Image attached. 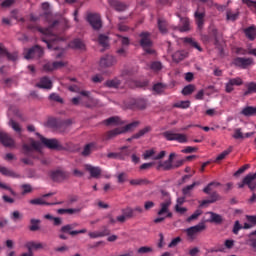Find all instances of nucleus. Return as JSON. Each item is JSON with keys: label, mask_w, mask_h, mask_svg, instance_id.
<instances>
[{"label": "nucleus", "mask_w": 256, "mask_h": 256, "mask_svg": "<svg viewBox=\"0 0 256 256\" xmlns=\"http://www.w3.org/2000/svg\"><path fill=\"white\" fill-rule=\"evenodd\" d=\"M39 89H53V82L48 77H43L40 79L39 83L36 84Z\"/></svg>", "instance_id": "nucleus-25"}, {"label": "nucleus", "mask_w": 256, "mask_h": 256, "mask_svg": "<svg viewBox=\"0 0 256 256\" xmlns=\"http://www.w3.org/2000/svg\"><path fill=\"white\" fill-rule=\"evenodd\" d=\"M30 223H31L30 231H39V223H41V220L31 219Z\"/></svg>", "instance_id": "nucleus-52"}, {"label": "nucleus", "mask_w": 256, "mask_h": 256, "mask_svg": "<svg viewBox=\"0 0 256 256\" xmlns=\"http://www.w3.org/2000/svg\"><path fill=\"white\" fill-rule=\"evenodd\" d=\"M180 23L181 26L174 27L175 30L180 31V33H187V31H191V24L189 22V18H181Z\"/></svg>", "instance_id": "nucleus-24"}, {"label": "nucleus", "mask_w": 256, "mask_h": 256, "mask_svg": "<svg viewBox=\"0 0 256 256\" xmlns=\"http://www.w3.org/2000/svg\"><path fill=\"white\" fill-rule=\"evenodd\" d=\"M241 115H244V117H255L256 107H253V106L244 107L241 111Z\"/></svg>", "instance_id": "nucleus-28"}, {"label": "nucleus", "mask_w": 256, "mask_h": 256, "mask_svg": "<svg viewBox=\"0 0 256 256\" xmlns=\"http://www.w3.org/2000/svg\"><path fill=\"white\" fill-rule=\"evenodd\" d=\"M0 173L6 177H12V179H19V177H21L19 174H17V172L7 167H0Z\"/></svg>", "instance_id": "nucleus-26"}, {"label": "nucleus", "mask_w": 256, "mask_h": 256, "mask_svg": "<svg viewBox=\"0 0 256 256\" xmlns=\"http://www.w3.org/2000/svg\"><path fill=\"white\" fill-rule=\"evenodd\" d=\"M53 55L56 59H61L65 56V49L54 47Z\"/></svg>", "instance_id": "nucleus-49"}, {"label": "nucleus", "mask_w": 256, "mask_h": 256, "mask_svg": "<svg viewBox=\"0 0 256 256\" xmlns=\"http://www.w3.org/2000/svg\"><path fill=\"white\" fill-rule=\"evenodd\" d=\"M160 167H163L165 171H169L170 169H173V163L171 162V160H166L160 163Z\"/></svg>", "instance_id": "nucleus-58"}, {"label": "nucleus", "mask_w": 256, "mask_h": 256, "mask_svg": "<svg viewBox=\"0 0 256 256\" xmlns=\"http://www.w3.org/2000/svg\"><path fill=\"white\" fill-rule=\"evenodd\" d=\"M151 69L153 71H161L163 69V64H161V62H153L151 64Z\"/></svg>", "instance_id": "nucleus-62"}, {"label": "nucleus", "mask_w": 256, "mask_h": 256, "mask_svg": "<svg viewBox=\"0 0 256 256\" xmlns=\"http://www.w3.org/2000/svg\"><path fill=\"white\" fill-rule=\"evenodd\" d=\"M110 233L111 232L108 229H105L98 232H89L88 235L90 239H98L99 237H107V235H110Z\"/></svg>", "instance_id": "nucleus-31"}, {"label": "nucleus", "mask_w": 256, "mask_h": 256, "mask_svg": "<svg viewBox=\"0 0 256 256\" xmlns=\"http://www.w3.org/2000/svg\"><path fill=\"white\" fill-rule=\"evenodd\" d=\"M249 239L247 241L248 245H250V247H252V249L256 250V238L253 236H248Z\"/></svg>", "instance_id": "nucleus-64"}, {"label": "nucleus", "mask_w": 256, "mask_h": 256, "mask_svg": "<svg viewBox=\"0 0 256 256\" xmlns=\"http://www.w3.org/2000/svg\"><path fill=\"white\" fill-rule=\"evenodd\" d=\"M30 205H55V203H47L44 198H35L29 201Z\"/></svg>", "instance_id": "nucleus-44"}, {"label": "nucleus", "mask_w": 256, "mask_h": 256, "mask_svg": "<svg viewBox=\"0 0 256 256\" xmlns=\"http://www.w3.org/2000/svg\"><path fill=\"white\" fill-rule=\"evenodd\" d=\"M25 59H39V57H43V49L39 46H35L29 49L25 54Z\"/></svg>", "instance_id": "nucleus-12"}, {"label": "nucleus", "mask_w": 256, "mask_h": 256, "mask_svg": "<svg viewBox=\"0 0 256 256\" xmlns=\"http://www.w3.org/2000/svg\"><path fill=\"white\" fill-rule=\"evenodd\" d=\"M194 91H195V86L190 84L183 88L182 95H191V93H193Z\"/></svg>", "instance_id": "nucleus-56"}, {"label": "nucleus", "mask_w": 256, "mask_h": 256, "mask_svg": "<svg viewBox=\"0 0 256 256\" xmlns=\"http://www.w3.org/2000/svg\"><path fill=\"white\" fill-rule=\"evenodd\" d=\"M244 183L249 187L251 191H255L256 189V172L249 173L244 177Z\"/></svg>", "instance_id": "nucleus-17"}, {"label": "nucleus", "mask_w": 256, "mask_h": 256, "mask_svg": "<svg viewBox=\"0 0 256 256\" xmlns=\"http://www.w3.org/2000/svg\"><path fill=\"white\" fill-rule=\"evenodd\" d=\"M152 89L156 95H163V93H165V89H167V84L156 83L153 85Z\"/></svg>", "instance_id": "nucleus-32"}, {"label": "nucleus", "mask_w": 256, "mask_h": 256, "mask_svg": "<svg viewBox=\"0 0 256 256\" xmlns=\"http://www.w3.org/2000/svg\"><path fill=\"white\" fill-rule=\"evenodd\" d=\"M117 63V59L113 56H105L100 60V67L107 69V67H113Z\"/></svg>", "instance_id": "nucleus-20"}, {"label": "nucleus", "mask_w": 256, "mask_h": 256, "mask_svg": "<svg viewBox=\"0 0 256 256\" xmlns=\"http://www.w3.org/2000/svg\"><path fill=\"white\" fill-rule=\"evenodd\" d=\"M181 237H176L174 239H172V241L168 244V247L173 248V247H177L179 243H181Z\"/></svg>", "instance_id": "nucleus-63"}, {"label": "nucleus", "mask_w": 256, "mask_h": 256, "mask_svg": "<svg viewBox=\"0 0 256 256\" xmlns=\"http://www.w3.org/2000/svg\"><path fill=\"white\" fill-rule=\"evenodd\" d=\"M201 215H203V210L198 209L190 217L187 218V222L191 223V221H195V219H198Z\"/></svg>", "instance_id": "nucleus-50"}, {"label": "nucleus", "mask_w": 256, "mask_h": 256, "mask_svg": "<svg viewBox=\"0 0 256 256\" xmlns=\"http://www.w3.org/2000/svg\"><path fill=\"white\" fill-rule=\"evenodd\" d=\"M109 5L112 9L115 11H118V13H121L123 11L127 10V5H125L123 2L117 1V0H108Z\"/></svg>", "instance_id": "nucleus-23"}, {"label": "nucleus", "mask_w": 256, "mask_h": 256, "mask_svg": "<svg viewBox=\"0 0 256 256\" xmlns=\"http://www.w3.org/2000/svg\"><path fill=\"white\" fill-rule=\"evenodd\" d=\"M86 21H88L89 25H91L92 29H94L95 31H99V29L103 27L101 15L98 13H88Z\"/></svg>", "instance_id": "nucleus-7"}, {"label": "nucleus", "mask_w": 256, "mask_h": 256, "mask_svg": "<svg viewBox=\"0 0 256 256\" xmlns=\"http://www.w3.org/2000/svg\"><path fill=\"white\" fill-rule=\"evenodd\" d=\"M140 45L144 49L147 55H155V50L153 49V42L151 41V34L149 32H142L139 34Z\"/></svg>", "instance_id": "nucleus-4"}, {"label": "nucleus", "mask_w": 256, "mask_h": 256, "mask_svg": "<svg viewBox=\"0 0 256 256\" xmlns=\"http://www.w3.org/2000/svg\"><path fill=\"white\" fill-rule=\"evenodd\" d=\"M51 179L56 183H63V181L69 179V172L64 170H56L51 173Z\"/></svg>", "instance_id": "nucleus-11"}, {"label": "nucleus", "mask_w": 256, "mask_h": 256, "mask_svg": "<svg viewBox=\"0 0 256 256\" xmlns=\"http://www.w3.org/2000/svg\"><path fill=\"white\" fill-rule=\"evenodd\" d=\"M93 151H95V143L87 144L82 151V155L83 157H89Z\"/></svg>", "instance_id": "nucleus-37"}, {"label": "nucleus", "mask_w": 256, "mask_h": 256, "mask_svg": "<svg viewBox=\"0 0 256 256\" xmlns=\"http://www.w3.org/2000/svg\"><path fill=\"white\" fill-rule=\"evenodd\" d=\"M140 122L139 121H134L125 127L122 128H116L114 130H110L106 134V139H114V137H117V135H121L123 133H129L130 131H135L137 127H139Z\"/></svg>", "instance_id": "nucleus-3"}, {"label": "nucleus", "mask_w": 256, "mask_h": 256, "mask_svg": "<svg viewBox=\"0 0 256 256\" xmlns=\"http://www.w3.org/2000/svg\"><path fill=\"white\" fill-rule=\"evenodd\" d=\"M69 47L71 49H83L85 47V44H83V41L80 39H74L72 42L69 43Z\"/></svg>", "instance_id": "nucleus-40"}, {"label": "nucleus", "mask_w": 256, "mask_h": 256, "mask_svg": "<svg viewBox=\"0 0 256 256\" xmlns=\"http://www.w3.org/2000/svg\"><path fill=\"white\" fill-rule=\"evenodd\" d=\"M119 85H121V81L119 79L108 80L106 82L107 87H112L114 89H117V87H119Z\"/></svg>", "instance_id": "nucleus-53"}, {"label": "nucleus", "mask_w": 256, "mask_h": 256, "mask_svg": "<svg viewBox=\"0 0 256 256\" xmlns=\"http://www.w3.org/2000/svg\"><path fill=\"white\" fill-rule=\"evenodd\" d=\"M158 28L162 33H167V22L164 20H158Z\"/></svg>", "instance_id": "nucleus-57"}, {"label": "nucleus", "mask_w": 256, "mask_h": 256, "mask_svg": "<svg viewBox=\"0 0 256 256\" xmlns=\"http://www.w3.org/2000/svg\"><path fill=\"white\" fill-rule=\"evenodd\" d=\"M182 40L184 41V43H187L188 45H190V47L197 49V51H200V52L203 51V48H201V46L199 45V43L197 41H195V39L183 38Z\"/></svg>", "instance_id": "nucleus-34"}, {"label": "nucleus", "mask_w": 256, "mask_h": 256, "mask_svg": "<svg viewBox=\"0 0 256 256\" xmlns=\"http://www.w3.org/2000/svg\"><path fill=\"white\" fill-rule=\"evenodd\" d=\"M67 66L65 61L48 62L43 66L44 71H56L57 69H63Z\"/></svg>", "instance_id": "nucleus-14"}, {"label": "nucleus", "mask_w": 256, "mask_h": 256, "mask_svg": "<svg viewBox=\"0 0 256 256\" xmlns=\"http://www.w3.org/2000/svg\"><path fill=\"white\" fill-rule=\"evenodd\" d=\"M0 141L4 147H13L15 145L13 138L9 137V134L3 131H0Z\"/></svg>", "instance_id": "nucleus-21"}, {"label": "nucleus", "mask_w": 256, "mask_h": 256, "mask_svg": "<svg viewBox=\"0 0 256 256\" xmlns=\"http://www.w3.org/2000/svg\"><path fill=\"white\" fill-rule=\"evenodd\" d=\"M219 185H221V183L219 182H211L209 183L204 189L203 191L206 193V195H209V193H211V191H213L214 187H219Z\"/></svg>", "instance_id": "nucleus-47"}, {"label": "nucleus", "mask_w": 256, "mask_h": 256, "mask_svg": "<svg viewBox=\"0 0 256 256\" xmlns=\"http://www.w3.org/2000/svg\"><path fill=\"white\" fill-rule=\"evenodd\" d=\"M60 233H68V235H71V237H75V235L87 233V229L83 228L81 230H73L71 224H66L60 228Z\"/></svg>", "instance_id": "nucleus-13"}, {"label": "nucleus", "mask_w": 256, "mask_h": 256, "mask_svg": "<svg viewBox=\"0 0 256 256\" xmlns=\"http://www.w3.org/2000/svg\"><path fill=\"white\" fill-rule=\"evenodd\" d=\"M105 123L106 125H123V122L117 116L106 119Z\"/></svg>", "instance_id": "nucleus-42"}, {"label": "nucleus", "mask_w": 256, "mask_h": 256, "mask_svg": "<svg viewBox=\"0 0 256 256\" xmlns=\"http://www.w3.org/2000/svg\"><path fill=\"white\" fill-rule=\"evenodd\" d=\"M123 215L125 216V218L127 219H131V217H133V213L134 210L132 208H125L124 210H122Z\"/></svg>", "instance_id": "nucleus-59"}, {"label": "nucleus", "mask_w": 256, "mask_h": 256, "mask_svg": "<svg viewBox=\"0 0 256 256\" xmlns=\"http://www.w3.org/2000/svg\"><path fill=\"white\" fill-rule=\"evenodd\" d=\"M150 131H151V127L146 126V127L142 128L136 134L132 135V139H141V137H144V135H147V133H149Z\"/></svg>", "instance_id": "nucleus-38"}, {"label": "nucleus", "mask_w": 256, "mask_h": 256, "mask_svg": "<svg viewBox=\"0 0 256 256\" xmlns=\"http://www.w3.org/2000/svg\"><path fill=\"white\" fill-rule=\"evenodd\" d=\"M163 137L167 139V141H177L178 143H187L189 138L186 134L176 133L173 130H168L163 133Z\"/></svg>", "instance_id": "nucleus-6"}, {"label": "nucleus", "mask_w": 256, "mask_h": 256, "mask_svg": "<svg viewBox=\"0 0 256 256\" xmlns=\"http://www.w3.org/2000/svg\"><path fill=\"white\" fill-rule=\"evenodd\" d=\"M39 137L41 143L44 144L48 149H55L56 151H63V149H65L63 145H61V142L55 138L49 139L41 135H39Z\"/></svg>", "instance_id": "nucleus-8"}, {"label": "nucleus", "mask_w": 256, "mask_h": 256, "mask_svg": "<svg viewBox=\"0 0 256 256\" xmlns=\"http://www.w3.org/2000/svg\"><path fill=\"white\" fill-rule=\"evenodd\" d=\"M217 201H221V196L217 194V192L212 193L210 200H203L200 204V207H205V205H209L211 203H215Z\"/></svg>", "instance_id": "nucleus-29"}, {"label": "nucleus", "mask_w": 256, "mask_h": 256, "mask_svg": "<svg viewBox=\"0 0 256 256\" xmlns=\"http://www.w3.org/2000/svg\"><path fill=\"white\" fill-rule=\"evenodd\" d=\"M52 29L53 27L46 28V29H43V28L38 29V31L42 33V35H45V38H42V41H44V43H47L48 49H53V44L59 41V37L53 35Z\"/></svg>", "instance_id": "nucleus-5"}, {"label": "nucleus", "mask_w": 256, "mask_h": 256, "mask_svg": "<svg viewBox=\"0 0 256 256\" xmlns=\"http://www.w3.org/2000/svg\"><path fill=\"white\" fill-rule=\"evenodd\" d=\"M205 229H207L205 223H200L198 225L187 228L185 232L187 234V237L191 239V241H193V239H195L197 235H199V233L205 231Z\"/></svg>", "instance_id": "nucleus-9"}, {"label": "nucleus", "mask_w": 256, "mask_h": 256, "mask_svg": "<svg viewBox=\"0 0 256 256\" xmlns=\"http://www.w3.org/2000/svg\"><path fill=\"white\" fill-rule=\"evenodd\" d=\"M241 85H243V79H241V77L229 78L225 84V92L233 93L235 87H241Z\"/></svg>", "instance_id": "nucleus-10"}, {"label": "nucleus", "mask_w": 256, "mask_h": 256, "mask_svg": "<svg viewBox=\"0 0 256 256\" xmlns=\"http://www.w3.org/2000/svg\"><path fill=\"white\" fill-rule=\"evenodd\" d=\"M21 189H22V195L33 193V187L31 186V184H22Z\"/></svg>", "instance_id": "nucleus-54"}, {"label": "nucleus", "mask_w": 256, "mask_h": 256, "mask_svg": "<svg viewBox=\"0 0 256 256\" xmlns=\"http://www.w3.org/2000/svg\"><path fill=\"white\" fill-rule=\"evenodd\" d=\"M234 65L241 69H247V67H251V65H253V60L251 58H236L234 60Z\"/></svg>", "instance_id": "nucleus-18"}, {"label": "nucleus", "mask_w": 256, "mask_h": 256, "mask_svg": "<svg viewBox=\"0 0 256 256\" xmlns=\"http://www.w3.org/2000/svg\"><path fill=\"white\" fill-rule=\"evenodd\" d=\"M197 185H199V182H194V183H192L191 185H188V186L184 187V188L182 189L183 195H189V193H190L191 191H193V189H195V186H197Z\"/></svg>", "instance_id": "nucleus-51"}, {"label": "nucleus", "mask_w": 256, "mask_h": 256, "mask_svg": "<svg viewBox=\"0 0 256 256\" xmlns=\"http://www.w3.org/2000/svg\"><path fill=\"white\" fill-rule=\"evenodd\" d=\"M31 147L33 149H35L36 151H40L41 149H43V145L40 142L37 141H32L31 142V146L24 144L23 149L25 151V153H31Z\"/></svg>", "instance_id": "nucleus-27"}, {"label": "nucleus", "mask_w": 256, "mask_h": 256, "mask_svg": "<svg viewBox=\"0 0 256 256\" xmlns=\"http://www.w3.org/2000/svg\"><path fill=\"white\" fill-rule=\"evenodd\" d=\"M171 207V199L160 203V209L157 212L158 217L154 219V223H163L168 217H173V213L169 210Z\"/></svg>", "instance_id": "nucleus-2"}, {"label": "nucleus", "mask_w": 256, "mask_h": 256, "mask_svg": "<svg viewBox=\"0 0 256 256\" xmlns=\"http://www.w3.org/2000/svg\"><path fill=\"white\" fill-rule=\"evenodd\" d=\"M165 155H167V153L165 151H161L158 155L155 156V150L154 149H150V150H146L143 154V158L145 160L150 159V157H152V159H154V161H158L159 159H163V157H165Z\"/></svg>", "instance_id": "nucleus-16"}, {"label": "nucleus", "mask_w": 256, "mask_h": 256, "mask_svg": "<svg viewBox=\"0 0 256 256\" xmlns=\"http://www.w3.org/2000/svg\"><path fill=\"white\" fill-rule=\"evenodd\" d=\"M85 169L86 171H88V173H90V177H92L93 179H99V177H101L102 171L100 167H96L91 164H86Z\"/></svg>", "instance_id": "nucleus-19"}, {"label": "nucleus", "mask_w": 256, "mask_h": 256, "mask_svg": "<svg viewBox=\"0 0 256 256\" xmlns=\"http://www.w3.org/2000/svg\"><path fill=\"white\" fill-rule=\"evenodd\" d=\"M148 253H153V247L151 246H142L137 249L138 255H147Z\"/></svg>", "instance_id": "nucleus-45"}, {"label": "nucleus", "mask_w": 256, "mask_h": 256, "mask_svg": "<svg viewBox=\"0 0 256 256\" xmlns=\"http://www.w3.org/2000/svg\"><path fill=\"white\" fill-rule=\"evenodd\" d=\"M232 151H233V146H230L228 149L224 150L222 153H220L217 156L216 161H223V159H225V157H227V155H229Z\"/></svg>", "instance_id": "nucleus-46"}, {"label": "nucleus", "mask_w": 256, "mask_h": 256, "mask_svg": "<svg viewBox=\"0 0 256 256\" xmlns=\"http://www.w3.org/2000/svg\"><path fill=\"white\" fill-rule=\"evenodd\" d=\"M80 97L72 98L73 105H83L87 109H93V107H97L99 105V100L91 97V92L89 91H80Z\"/></svg>", "instance_id": "nucleus-1"}, {"label": "nucleus", "mask_w": 256, "mask_h": 256, "mask_svg": "<svg viewBox=\"0 0 256 256\" xmlns=\"http://www.w3.org/2000/svg\"><path fill=\"white\" fill-rule=\"evenodd\" d=\"M185 57H187V52H185V51H177L172 55V59L176 63H179V61H183V59H185Z\"/></svg>", "instance_id": "nucleus-36"}, {"label": "nucleus", "mask_w": 256, "mask_h": 256, "mask_svg": "<svg viewBox=\"0 0 256 256\" xmlns=\"http://www.w3.org/2000/svg\"><path fill=\"white\" fill-rule=\"evenodd\" d=\"M237 17H239V12H233L231 10H228L226 12V19L228 21H236L237 20Z\"/></svg>", "instance_id": "nucleus-48"}, {"label": "nucleus", "mask_w": 256, "mask_h": 256, "mask_svg": "<svg viewBox=\"0 0 256 256\" xmlns=\"http://www.w3.org/2000/svg\"><path fill=\"white\" fill-rule=\"evenodd\" d=\"M244 33L250 41H255L256 39V28L255 26H250L244 30Z\"/></svg>", "instance_id": "nucleus-30"}, {"label": "nucleus", "mask_w": 256, "mask_h": 256, "mask_svg": "<svg viewBox=\"0 0 256 256\" xmlns=\"http://www.w3.org/2000/svg\"><path fill=\"white\" fill-rule=\"evenodd\" d=\"M98 41L102 47H107V45H109V37L106 35L100 34Z\"/></svg>", "instance_id": "nucleus-55"}, {"label": "nucleus", "mask_w": 256, "mask_h": 256, "mask_svg": "<svg viewBox=\"0 0 256 256\" xmlns=\"http://www.w3.org/2000/svg\"><path fill=\"white\" fill-rule=\"evenodd\" d=\"M194 17L198 29H203V25H205V10L198 8L194 13Z\"/></svg>", "instance_id": "nucleus-15"}, {"label": "nucleus", "mask_w": 256, "mask_h": 256, "mask_svg": "<svg viewBox=\"0 0 256 256\" xmlns=\"http://www.w3.org/2000/svg\"><path fill=\"white\" fill-rule=\"evenodd\" d=\"M247 90L244 92V96L247 97V95H253V93H256V83L255 82H249L246 83Z\"/></svg>", "instance_id": "nucleus-39"}, {"label": "nucleus", "mask_w": 256, "mask_h": 256, "mask_svg": "<svg viewBox=\"0 0 256 256\" xmlns=\"http://www.w3.org/2000/svg\"><path fill=\"white\" fill-rule=\"evenodd\" d=\"M43 243L40 242H28L26 244V248L28 249V251L33 252V249H35V251L39 250V249H43Z\"/></svg>", "instance_id": "nucleus-35"}, {"label": "nucleus", "mask_w": 256, "mask_h": 256, "mask_svg": "<svg viewBox=\"0 0 256 256\" xmlns=\"http://www.w3.org/2000/svg\"><path fill=\"white\" fill-rule=\"evenodd\" d=\"M9 125L10 127H12L13 130L16 131V133H21V126L19 125V123L10 120Z\"/></svg>", "instance_id": "nucleus-61"}, {"label": "nucleus", "mask_w": 256, "mask_h": 256, "mask_svg": "<svg viewBox=\"0 0 256 256\" xmlns=\"http://www.w3.org/2000/svg\"><path fill=\"white\" fill-rule=\"evenodd\" d=\"M2 59H8L9 61H17V53H9L7 52V49H5L1 44H0V61Z\"/></svg>", "instance_id": "nucleus-22"}, {"label": "nucleus", "mask_w": 256, "mask_h": 256, "mask_svg": "<svg viewBox=\"0 0 256 256\" xmlns=\"http://www.w3.org/2000/svg\"><path fill=\"white\" fill-rule=\"evenodd\" d=\"M232 137L234 139H244L245 138V136L243 135V132L241 131V128L235 129Z\"/></svg>", "instance_id": "nucleus-60"}, {"label": "nucleus", "mask_w": 256, "mask_h": 256, "mask_svg": "<svg viewBox=\"0 0 256 256\" xmlns=\"http://www.w3.org/2000/svg\"><path fill=\"white\" fill-rule=\"evenodd\" d=\"M211 223H223V217L217 213L209 212Z\"/></svg>", "instance_id": "nucleus-43"}, {"label": "nucleus", "mask_w": 256, "mask_h": 256, "mask_svg": "<svg viewBox=\"0 0 256 256\" xmlns=\"http://www.w3.org/2000/svg\"><path fill=\"white\" fill-rule=\"evenodd\" d=\"M173 107H176L177 109H189L191 107V101L186 100V101H179L176 102Z\"/></svg>", "instance_id": "nucleus-41"}, {"label": "nucleus", "mask_w": 256, "mask_h": 256, "mask_svg": "<svg viewBox=\"0 0 256 256\" xmlns=\"http://www.w3.org/2000/svg\"><path fill=\"white\" fill-rule=\"evenodd\" d=\"M129 183L130 185H132V187H141L143 185H149V180L138 178L130 180Z\"/></svg>", "instance_id": "nucleus-33"}]
</instances>
